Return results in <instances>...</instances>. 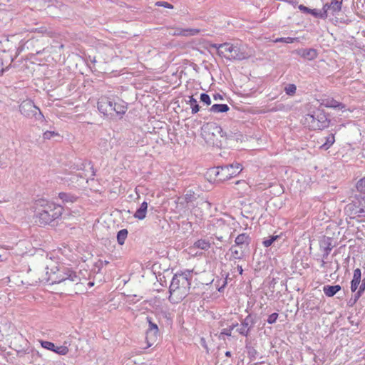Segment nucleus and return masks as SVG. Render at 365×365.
I'll use <instances>...</instances> for the list:
<instances>
[{
	"mask_svg": "<svg viewBox=\"0 0 365 365\" xmlns=\"http://www.w3.org/2000/svg\"><path fill=\"white\" fill-rule=\"evenodd\" d=\"M309 14L316 18L326 19L328 15L325 14V11H318L316 9H311Z\"/></svg>",
	"mask_w": 365,
	"mask_h": 365,
	"instance_id": "obj_34",
	"label": "nucleus"
},
{
	"mask_svg": "<svg viewBox=\"0 0 365 365\" xmlns=\"http://www.w3.org/2000/svg\"><path fill=\"white\" fill-rule=\"evenodd\" d=\"M200 33V29H182L179 34L183 36H196Z\"/></svg>",
	"mask_w": 365,
	"mask_h": 365,
	"instance_id": "obj_29",
	"label": "nucleus"
},
{
	"mask_svg": "<svg viewBox=\"0 0 365 365\" xmlns=\"http://www.w3.org/2000/svg\"><path fill=\"white\" fill-rule=\"evenodd\" d=\"M356 300L354 299V297H351L349 301H348V306L349 307H353L356 303Z\"/></svg>",
	"mask_w": 365,
	"mask_h": 365,
	"instance_id": "obj_53",
	"label": "nucleus"
},
{
	"mask_svg": "<svg viewBox=\"0 0 365 365\" xmlns=\"http://www.w3.org/2000/svg\"><path fill=\"white\" fill-rule=\"evenodd\" d=\"M295 53L300 57L309 61L315 59L318 55L317 51L313 48H299L295 51Z\"/></svg>",
	"mask_w": 365,
	"mask_h": 365,
	"instance_id": "obj_11",
	"label": "nucleus"
},
{
	"mask_svg": "<svg viewBox=\"0 0 365 365\" xmlns=\"http://www.w3.org/2000/svg\"><path fill=\"white\" fill-rule=\"evenodd\" d=\"M211 47L212 48H215L217 49V51L221 48V47H218L219 46V44H217V43H212L210 45Z\"/></svg>",
	"mask_w": 365,
	"mask_h": 365,
	"instance_id": "obj_61",
	"label": "nucleus"
},
{
	"mask_svg": "<svg viewBox=\"0 0 365 365\" xmlns=\"http://www.w3.org/2000/svg\"><path fill=\"white\" fill-rule=\"evenodd\" d=\"M217 53L218 54V56H220V57H225L226 58L227 56L224 55V51L222 50V48H220L217 51Z\"/></svg>",
	"mask_w": 365,
	"mask_h": 365,
	"instance_id": "obj_56",
	"label": "nucleus"
},
{
	"mask_svg": "<svg viewBox=\"0 0 365 365\" xmlns=\"http://www.w3.org/2000/svg\"><path fill=\"white\" fill-rule=\"evenodd\" d=\"M251 239L246 233L239 235L235 240V246L240 247L241 249L244 245L247 247L250 243Z\"/></svg>",
	"mask_w": 365,
	"mask_h": 365,
	"instance_id": "obj_16",
	"label": "nucleus"
},
{
	"mask_svg": "<svg viewBox=\"0 0 365 365\" xmlns=\"http://www.w3.org/2000/svg\"><path fill=\"white\" fill-rule=\"evenodd\" d=\"M172 295H173V294H170V296H169V297H168V300L170 301V303H172V304L178 303V302H177V301H175V300H174V299L173 298Z\"/></svg>",
	"mask_w": 365,
	"mask_h": 365,
	"instance_id": "obj_59",
	"label": "nucleus"
},
{
	"mask_svg": "<svg viewBox=\"0 0 365 365\" xmlns=\"http://www.w3.org/2000/svg\"><path fill=\"white\" fill-rule=\"evenodd\" d=\"M279 238V235H271L263 240L262 244L265 247L271 246L274 241Z\"/></svg>",
	"mask_w": 365,
	"mask_h": 365,
	"instance_id": "obj_32",
	"label": "nucleus"
},
{
	"mask_svg": "<svg viewBox=\"0 0 365 365\" xmlns=\"http://www.w3.org/2000/svg\"><path fill=\"white\" fill-rule=\"evenodd\" d=\"M278 317H279V314L277 312H274L269 315V317L267 319V322L269 324H273L277 322Z\"/></svg>",
	"mask_w": 365,
	"mask_h": 365,
	"instance_id": "obj_42",
	"label": "nucleus"
},
{
	"mask_svg": "<svg viewBox=\"0 0 365 365\" xmlns=\"http://www.w3.org/2000/svg\"><path fill=\"white\" fill-rule=\"evenodd\" d=\"M245 349L247 353V356L250 361H255L259 355L258 351L250 344V342L246 343Z\"/></svg>",
	"mask_w": 365,
	"mask_h": 365,
	"instance_id": "obj_22",
	"label": "nucleus"
},
{
	"mask_svg": "<svg viewBox=\"0 0 365 365\" xmlns=\"http://www.w3.org/2000/svg\"><path fill=\"white\" fill-rule=\"evenodd\" d=\"M361 281L352 279L351 281V291L355 292L359 287Z\"/></svg>",
	"mask_w": 365,
	"mask_h": 365,
	"instance_id": "obj_43",
	"label": "nucleus"
},
{
	"mask_svg": "<svg viewBox=\"0 0 365 365\" xmlns=\"http://www.w3.org/2000/svg\"><path fill=\"white\" fill-rule=\"evenodd\" d=\"M354 279H356L358 281H361V271L359 268H356L354 271L353 278Z\"/></svg>",
	"mask_w": 365,
	"mask_h": 365,
	"instance_id": "obj_47",
	"label": "nucleus"
},
{
	"mask_svg": "<svg viewBox=\"0 0 365 365\" xmlns=\"http://www.w3.org/2000/svg\"><path fill=\"white\" fill-rule=\"evenodd\" d=\"M255 323V317H254L252 314H249L245 318L240 319L241 327L237 329L236 331L243 336H248Z\"/></svg>",
	"mask_w": 365,
	"mask_h": 365,
	"instance_id": "obj_8",
	"label": "nucleus"
},
{
	"mask_svg": "<svg viewBox=\"0 0 365 365\" xmlns=\"http://www.w3.org/2000/svg\"><path fill=\"white\" fill-rule=\"evenodd\" d=\"M205 130H208L213 136H217L222 132V128L218 125L216 123L210 122L207 123L205 125Z\"/></svg>",
	"mask_w": 365,
	"mask_h": 365,
	"instance_id": "obj_20",
	"label": "nucleus"
},
{
	"mask_svg": "<svg viewBox=\"0 0 365 365\" xmlns=\"http://www.w3.org/2000/svg\"><path fill=\"white\" fill-rule=\"evenodd\" d=\"M226 285H227V279H225L224 280V282H223V284H222L220 287H219V288L217 289H218V291H219L220 292H223V290H224L225 287H226Z\"/></svg>",
	"mask_w": 365,
	"mask_h": 365,
	"instance_id": "obj_54",
	"label": "nucleus"
},
{
	"mask_svg": "<svg viewBox=\"0 0 365 365\" xmlns=\"http://www.w3.org/2000/svg\"><path fill=\"white\" fill-rule=\"evenodd\" d=\"M56 136H59V134L55 131L46 130L43 134V138L45 140H50Z\"/></svg>",
	"mask_w": 365,
	"mask_h": 365,
	"instance_id": "obj_39",
	"label": "nucleus"
},
{
	"mask_svg": "<svg viewBox=\"0 0 365 365\" xmlns=\"http://www.w3.org/2000/svg\"><path fill=\"white\" fill-rule=\"evenodd\" d=\"M213 97H214V99L216 100V101L217 100H222L223 99L222 96L221 94H220V93L215 94Z\"/></svg>",
	"mask_w": 365,
	"mask_h": 365,
	"instance_id": "obj_55",
	"label": "nucleus"
},
{
	"mask_svg": "<svg viewBox=\"0 0 365 365\" xmlns=\"http://www.w3.org/2000/svg\"><path fill=\"white\" fill-rule=\"evenodd\" d=\"M230 110V107L227 104H214L209 110L213 113H227Z\"/></svg>",
	"mask_w": 365,
	"mask_h": 365,
	"instance_id": "obj_21",
	"label": "nucleus"
},
{
	"mask_svg": "<svg viewBox=\"0 0 365 365\" xmlns=\"http://www.w3.org/2000/svg\"><path fill=\"white\" fill-rule=\"evenodd\" d=\"M365 290L362 289L361 288L359 287L358 290L356 291L355 292H356L359 296L361 297V295L363 294Z\"/></svg>",
	"mask_w": 365,
	"mask_h": 365,
	"instance_id": "obj_60",
	"label": "nucleus"
},
{
	"mask_svg": "<svg viewBox=\"0 0 365 365\" xmlns=\"http://www.w3.org/2000/svg\"><path fill=\"white\" fill-rule=\"evenodd\" d=\"M235 137V133H233L232 132H229V133L227 132L225 139L227 140H234Z\"/></svg>",
	"mask_w": 365,
	"mask_h": 365,
	"instance_id": "obj_51",
	"label": "nucleus"
},
{
	"mask_svg": "<svg viewBox=\"0 0 365 365\" xmlns=\"http://www.w3.org/2000/svg\"><path fill=\"white\" fill-rule=\"evenodd\" d=\"M294 41V38H291V37H287V38H278L276 39V42H283V43H293Z\"/></svg>",
	"mask_w": 365,
	"mask_h": 365,
	"instance_id": "obj_46",
	"label": "nucleus"
},
{
	"mask_svg": "<svg viewBox=\"0 0 365 365\" xmlns=\"http://www.w3.org/2000/svg\"><path fill=\"white\" fill-rule=\"evenodd\" d=\"M237 270H238V272H239V273H240V274H242V272H243V269H242V266L238 265V266H237Z\"/></svg>",
	"mask_w": 365,
	"mask_h": 365,
	"instance_id": "obj_63",
	"label": "nucleus"
},
{
	"mask_svg": "<svg viewBox=\"0 0 365 365\" xmlns=\"http://www.w3.org/2000/svg\"><path fill=\"white\" fill-rule=\"evenodd\" d=\"M284 92L289 96H293L297 91V86L295 84L289 83L284 87Z\"/></svg>",
	"mask_w": 365,
	"mask_h": 365,
	"instance_id": "obj_30",
	"label": "nucleus"
},
{
	"mask_svg": "<svg viewBox=\"0 0 365 365\" xmlns=\"http://www.w3.org/2000/svg\"><path fill=\"white\" fill-rule=\"evenodd\" d=\"M210 246L211 243L209 240L205 239H200L194 242L192 247L206 251L210 248Z\"/></svg>",
	"mask_w": 365,
	"mask_h": 365,
	"instance_id": "obj_19",
	"label": "nucleus"
},
{
	"mask_svg": "<svg viewBox=\"0 0 365 365\" xmlns=\"http://www.w3.org/2000/svg\"><path fill=\"white\" fill-rule=\"evenodd\" d=\"M58 198L65 205L74 203L78 199V196H77L71 192H61L58 193Z\"/></svg>",
	"mask_w": 365,
	"mask_h": 365,
	"instance_id": "obj_13",
	"label": "nucleus"
},
{
	"mask_svg": "<svg viewBox=\"0 0 365 365\" xmlns=\"http://www.w3.org/2000/svg\"><path fill=\"white\" fill-rule=\"evenodd\" d=\"M329 253L330 252H329L324 251V253H323V255H322L323 259H327L328 257Z\"/></svg>",
	"mask_w": 365,
	"mask_h": 365,
	"instance_id": "obj_62",
	"label": "nucleus"
},
{
	"mask_svg": "<svg viewBox=\"0 0 365 365\" xmlns=\"http://www.w3.org/2000/svg\"><path fill=\"white\" fill-rule=\"evenodd\" d=\"M21 339L23 341V342L24 343L25 345L24 346L21 345L20 350H16V354H17V356H19V357H22L25 354H27L29 353V351H28L29 346H28L27 340L24 339L22 336H21Z\"/></svg>",
	"mask_w": 365,
	"mask_h": 365,
	"instance_id": "obj_28",
	"label": "nucleus"
},
{
	"mask_svg": "<svg viewBox=\"0 0 365 365\" xmlns=\"http://www.w3.org/2000/svg\"><path fill=\"white\" fill-rule=\"evenodd\" d=\"M200 101L207 106L211 104V98L210 96L206 93H202L200 94Z\"/></svg>",
	"mask_w": 365,
	"mask_h": 365,
	"instance_id": "obj_40",
	"label": "nucleus"
},
{
	"mask_svg": "<svg viewBox=\"0 0 365 365\" xmlns=\"http://www.w3.org/2000/svg\"><path fill=\"white\" fill-rule=\"evenodd\" d=\"M147 322L148 323V328L146 331H158L159 329L156 323L153 322L152 318L150 317H147Z\"/></svg>",
	"mask_w": 365,
	"mask_h": 365,
	"instance_id": "obj_36",
	"label": "nucleus"
},
{
	"mask_svg": "<svg viewBox=\"0 0 365 365\" xmlns=\"http://www.w3.org/2000/svg\"><path fill=\"white\" fill-rule=\"evenodd\" d=\"M184 198L187 203L193 202L195 200H196L195 192L191 190L187 191L186 194L184 195Z\"/></svg>",
	"mask_w": 365,
	"mask_h": 365,
	"instance_id": "obj_37",
	"label": "nucleus"
},
{
	"mask_svg": "<svg viewBox=\"0 0 365 365\" xmlns=\"http://www.w3.org/2000/svg\"><path fill=\"white\" fill-rule=\"evenodd\" d=\"M250 54H249L244 46H235L232 53H231L230 56L226 57L227 59L230 61H242L245 59H247L250 58Z\"/></svg>",
	"mask_w": 365,
	"mask_h": 365,
	"instance_id": "obj_10",
	"label": "nucleus"
},
{
	"mask_svg": "<svg viewBox=\"0 0 365 365\" xmlns=\"http://www.w3.org/2000/svg\"><path fill=\"white\" fill-rule=\"evenodd\" d=\"M320 247L323 249V251L330 252L333 248V245H331V240L330 238L324 240L323 242H321Z\"/></svg>",
	"mask_w": 365,
	"mask_h": 365,
	"instance_id": "obj_31",
	"label": "nucleus"
},
{
	"mask_svg": "<svg viewBox=\"0 0 365 365\" xmlns=\"http://www.w3.org/2000/svg\"><path fill=\"white\" fill-rule=\"evenodd\" d=\"M343 0H331L330 2L331 11L333 15L341 10Z\"/></svg>",
	"mask_w": 365,
	"mask_h": 365,
	"instance_id": "obj_24",
	"label": "nucleus"
},
{
	"mask_svg": "<svg viewBox=\"0 0 365 365\" xmlns=\"http://www.w3.org/2000/svg\"><path fill=\"white\" fill-rule=\"evenodd\" d=\"M322 106H324L327 108L337 109L340 110H346V105L340 103L337 101H336L334 98H326L322 101Z\"/></svg>",
	"mask_w": 365,
	"mask_h": 365,
	"instance_id": "obj_12",
	"label": "nucleus"
},
{
	"mask_svg": "<svg viewBox=\"0 0 365 365\" xmlns=\"http://www.w3.org/2000/svg\"><path fill=\"white\" fill-rule=\"evenodd\" d=\"M160 335V331H146L145 333V339L148 344V346L150 347L154 344V343L158 340V338Z\"/></svg>",
	"mask_w": 365,
	"mask_h": 365,
	"instance_id": "obj_18",
	"label": "nucleus"
},
{
	"mask_svg": "<svg viewBox=\"0 0 365 365\" xmlns=\"http://www.w3.org/2000/svg\"><path fill=\"white\" fill-rule=\"evenodd\" d=\"M242 165L238 163L212 168L210 175H214L217 181H225L238 175L242 171Z\"/></svg>",
	"mask_w": 365,
	"mask_h": 365,
	"instance_id": "obj_5",
	"label": "nucleus"
},
{
	"mask_svg": "<svg viewBox=\"0 0 365 365\" xmlns=\"http://www.w3.org/2000/svg\"><path fill=\"white\" fill-rule=\"evenodd\" d=\"M148 207V202L146 201H143L134 213L133 217L140 220H144L146 217Z\"/></svg>",
	"mask_w": 365,
	"mask_h": 365,
	"instance_id": "obj_15",
	"label": "nucleus"
},
{
	"mask_svg": "<svg viewBox=\"0 0 365 365\" xmlns=\"http://www.w3.org/2000/svg\"><path fill=\"white\" fill-rule=\"evenodd\" d=\"M128 230L127 229H122L119 230L117 233V242L120 245H123L125 243V241L128 237Z\"/></svg>",
	"mask_w": 365,
	"mask_h": 365,
	"instance_id": "obj_26",
	"label": "nucleus"
},
{
	"mask_svg": "<svg viewBox=\"0 0 365 365\" xmlns=\"http://www.w3.org/2000/svg\"><path fill=\"white\" fill-rule=\"evenodd\" d=\"M335 142L334 134L331 133L325 138V142L321 145V148L327 150H328Z\"/></svg>",
	"mask_w": 365,
	"mask_h": 365,
	"instance_id": "obj_25",
	"label": "nucleus"
},
{
	"mask_svg": "<svg viewBox=\"0 0 365 365\" xmlns=\"http://www.w3.org/2000/svg\"><path fill=\"white\" fill-rule=\"evenodd\" d=\"M35 209V222L40 226L51 225L61 218L63 211L61 205L44 199L36 200Z\"/></svg>",
	"mask_w": 365,
	"mask_h": 365,
	"instance_id": "obj_1",
	"label": "nucleus"
},
{
	"mask_svg": "<svg viewBox=\"0 0 365 365\" xmlns=\"http://www.w3.org/2000/svg\"><path fill=\"white\" fill-rule=\"evenodd\" d=\"M180 286V279H179V277L178 274H175L173 277L171 283L169 287V293L170 294H173V292L179 289Z\"/></svg>",
	"mask_w": 365,
	"mask_h": 365,
	"instance_id": "obj_23",
	"label": "nucleus"
},
{
	"mask_svg": "<svg viewBox=\"0 0 365 365\" xmlns=\"http://www.w3.org/2000/svg\"><path fill=\"white\" fill-rule=\"evenodd\" d=\"M346 209L353 217H365V197L356 196L351 202L346 205Z\"/></svg>",
	"mask_w": 365,
	"mask_h": 365,
	"instance_id": "obj_7",
	"label": "nucleus"
},
{
	"mask_svg": "<svg viewBox=\"0 0 365 365\" xmlns=\"http://www.w3.org/2000/svg\"><path fill=\"white\" fill-rule=\"evenodd\" d=\"M155 5L158 6H163L164 8L173 9V6L167 1H157L155 3Z\"/></svg>",
	"mask_w": 365,
	"mask_h": 365,
	"instance_id": "obj_45",
	"label": "nucleus"
},
{
	"mask_svg": "<svg viewBox=\"0 0 365 365\" xmlns=\"http://www.w3.org/2000/svg\"><path fill=\"white\" fill-rule=\"evenodd\" d=\"M192 272V270L185 269L184 271L178 272L175 273L178 275L179 277H182V282H181L182 286L187 287L190 288L191 285V277L190 274Z\"/></svg>",
	"mask_w": 365,
	"mask_h": 365,
	"instance_id": "obj_14",
	"label": "nucleus"
},
{
	"mask_svg": "<svg viewBox=\"0 0 365 365\" xmlns=\"http://www.w3.org/2000/svg\"><path fill=\"white\" fill-rule=\"evenodd\" d=\"M360 288L365 290V277L361 280V283L359 286Z\"/></svg>",
	"mask_w": 365,
	"mask_h": 365,
	"instance_id": "obj_57",
	"label": "nucleus"
},
{
	"mask_svg": "<svg viewBox=\"0 0 365 365\" xmlns=\"http://www.w3.org/2000/svg\"><path fill=\"white\" fill-rule=\"evenodd\" d=\"M19 112L28 118H34L38 121H43L45 120L44 115L39 108L30 99L21 102L19 105Z\"/></svg>",
	"mask_w": 365,
	"mask_h": 365,
	"instance_id": "obj_6",
	"label": "nucleus"
},
{
	"mask_svg": "<svg viewBox=\"0 0 365 365\" xmlns=\"http://www.w3.org/2000/svg\"><path fill=\"white\" fill-rule=\"evenodd\" d=\"M341 289V287L339 284L336 285H324L323 287V292L324 294L328 297H334L338 292Z\"/></svg>",
	"mask_w": 365,
	"mask_h": 365,
	"instance_id": "obj_17",
	"label": "nucleus"
},
{
	"mask_svg": "<svg viewBox=\"0 0 365 365\" xmlns=\"http://www.w3.org/2000/svg\"><path fill=\"white\" fill-rule=\"evenodd\" d=\"M239 324L237 323H232L229 327L223 329L220 333V334L226 335V336H231V331L236 327H237Z\"/></svg>",
	"mask_w": 365,
	"mask_h": 365,
	"instance_id": "obj_35",
	"label": "nucleus"
},
{
	"mask_svg": "<svg viewBox=\"0 0 365 365\" xmlns=\"http://www.w3.org/2000/svg\"><path fill=\"white\" fill-rule=\"evenodd\" d=\"M129 302L130 304H135L137 303L142 297H138L136 294H133L130 297Z\"/></svg>",
	"mask_w": 365,
	"mask_h": 365,
	"instance_id": "obj_49",
	"label": "nucleus"
},
{
	"mask_svg": "<svg viewBox=\"0 0 365 365\" xmlns=\"http://www.w3.org/2000/svg\"><path fill=\"white\" fill-rule=\"evenodd\" d=\"M355 300L358 301L359 299L361 297L356 292L354 294V296L353 297Z\"/></svg>",
	"mask_w": 365,
	"mask_h": 365,
	"instance_id": "obj_64",
	"label": "nucleus"
},
{
	"mask_svg": "<svg viewBox=\"0 0 365 365\" xmlns=\"http://www.w3.org/2000/svg\"><path fill=\"white\" fill-rule=\"evenodd\" d=\"M298 9L304 14H309L310 13L311 9L307 7L306 6L303 4H300L298 6Z\"/></svg>",
	"mask_w": 365,
	"mask_h": 365,
	"instance_id": "obj_48",
	"label": "nucleus"
},
{
	"mask_svg": "<svg viewBox=\"0 0 365 365\" xmlns=\"http://www.w3.org/2000/svg\"><path fill=\"white\" fill-rule=\"evenodd\" d=\"M234 46V45H231L229 43H223L219 44L218 47H221V48L224 49L225 51H227L231 53L233 51Z\"/></svg>",
	"mask_w": 365,
	"mask_h": 365,
	"instance_id": "obj_41",
	"label": "nucleus"
},
{
	"mask_svg": "<svg viewBox=\"0 0 365 365\" xmlns=\"http://www.w3.org/2000/svg\"><path fill=\"white\" fill-rule=\"evenodd\" d=\"M328 10H331V6H330V3H327L325 4L324 6H323V8H322V11H325V14L327 15V12H328Z\"/></svg>",
	"mask_w": 365,
	"mask_h": 365,
	"instance_id": "obj_52",
	"label": "nucleus"
},
{
	"mask_svg": "<svg viewBox=\"0 0 365 365\" xmlns=\"http://www.w3.org/2000/svg\"><path fill=\"white\" fill-rule=\"evenodd\" d=\"M187 103L190 104L192 114H195L200 110V107L197 100L193 98V96H189V101Z\"/></svg>",
	"mask_w": 365,
	"mask_h": 365,
	"instance_id": "obj_27",
	"label": "nucleus"
},
{
	"mask_svg": "<svg viewBox=\"0 0 365 365\" xmlns=\"http://www.w3.org/2000/svg\"><path fill=\"white\" fill-rule=\"evenodd\" d=\"M305 120L313 130H323L328 128L331 120L324 110L319 108H310L305 117Z\"/></svg>",
	"mask_w": 365,
	"mask_h": 365,
	"instance_id": "obj_3",
	"label": "nucleus"
},
{
	"mask_svg": "<svg viewBox=\"0 0 365 365\" xmlns=\"http://www.w3.org/2000/svg\"><path fill=\"white\" fill-rule=\"evenodd\" d=\"M226 133H227V132H226V131H225V130L222 128V132H220V133L218 134V135H220L221 138H225V136H226Z\"/></svg>",
	"mask_w": 365,
	"mask_h": 365,
	"instance_id": "obj_58",
	"label": "nucleus"
},
{
	"mask_svg": "<svg viewBox=\"0 0 365 365\" xmlns=\"http://www.w3.org/2000/svg\"><path fill=\"white\" fill-rule=\"evenodd\" d=\"M41 346L48 351H51L59 355H66L68 352V348L66 346H56L53 342L44 340H39Z\"/></svg>",
	"mask_w": 365,
	"mask_h": 365,
	"instance_id": "obj_9",
	"label": "nucleus"
},
{
	"mask_svg": "<svg viewBox=\"0 0 365 365\" xmlns=\"http://www.w3.org/2000/svg\"><path fill=\"white\" fill-rule=\"evenodd\" d=\"M55 269L56 270L52 269L51 273L46 272V274H48L46 281L51 284H58L66 281L76 282L80 280L76 273L68 267L62 266L56 267Z\"/></svg>",
	"mask_w": 365,
	"mask_h": 365,
	"instance_id": "obj_4",
	"label": "nucleus"
},
{
	"mask_svg": "<svg viewBox=\"0 0 365 365\" xmlns=\"http://www.w3.org/2000/svg\"><path fill=\"white\" fill-rule=\"evenodd\" d=\"M356 189L361 193H365V177L360 179L356 183Z\"/></svg>",
	"mask_w": 365,
	"mask_h": 365,
	"instance_id": "obj_38",
	"label": "nucleus"
},
{
	"mask_svg": "<svg viewBox=\"0 0 365 365\" xmlns=\"http://www.w3.org/2000/svg\"><path fill=\"white\" fill-rule=\"evenodd\" d=\"M4 61L3 58L0 57V76L2 75L5 71L8 70V67H6V68H4L3 67V66H4V61Z\"/></svg>",
	"mask_w": 365,
	"mask_h": 365,
	"instance_id": "obj_50",
	"label": "nucleus"
},
{
	"mask_svg": "<svg viewBox=\"0 0 365 365\" xmlns=\"http://www.w3.org/2000/svg\"><path fill=\"white\" fill-rule=\"evenodd\" d=\"M235 245H232L230 250L232 252V257L235 258V259H241L244 257L245 256V253H244V251L243 250H241V252H240L237 250H235Z\"/></svg>",
	"mask_w": 365,
	"mask_h": 365,
	"instance_id": "obj_33",
	"label": "nucleus"
},
{
	"mask_svg": "<svg viewBox=\"0 0 365 365\" xmlns=\"http://www.w3.org/2000/svg\"><path fill=\"white\" fill-rule=\"evenodd\" d=\"M97 108L104 115L113 118L115 113L121 119L128 110V104L120 98L103 96L99 98Z\"/></svg>",
	"mask_w": 365,
	"mask_h": 365,
	"instance_id": "obj_2",
	"label": "nucleus"
},
{
	"mask_svg": "<svg viewBox=\"0 0 365 365\" xmlns=\"http://www.w3.org/2000/svg\"><path fill=\"white\" fill-rule=\"evenodd\" d=\"M285 109H286V106L282 103H279V104H277L275 106L269 109V111H271V112L282 111V110H284Z\"/></svg>",
	"mask_w": 365,
	"mask_h": 365,
	"instance_id": "obj_44",
	"label": "nucleus"
}]
</instances>
